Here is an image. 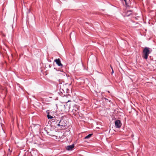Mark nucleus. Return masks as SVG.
<instances>
[{
  "instance_id": "nucleus-11",
  "label": "nucleus",
  "mask_w": 156,
  "mask_h": 156,
  "mask_svg": "<svg viewBox=\"0 0 156 156\" xmlns=\"http://www.w3.org/2000/svg\"><path fill=\"white\" fill-rule=\"evenodd\" d=\"M93 134H88V135L87 136L84 138L85 139H89L90 138L91 136Z\"/></svg>"
},
{
  "instance_id": "nucleus-2",
  "label": "nucleus",
  "mask_w": 156,
  "mask_h": 156,
  "mask_svg": "<svg viewBox=\"0 0 156 156\" xmlns=\"http://www.w3.org/2000/svg\"><path fill=\"white\" fill-rule=\"evenodd\" d=\"M149 49L148 48L146 47L144 48L143 51L142 57L146 60L147 59L149 54L151 52Z\"/></svg>"
},
{
  "instance_id": "nucleus-10",
  "label": "nucleus",
  "mask_w": 156,
  "mask_h": 156,
  "mask_svg": "<svg viewBox=\"0 0 156 156\" xmlns=\"http://www.w3.org/2000/svg\"><path fill=\"white\" fill-rule=\"evenodd\" d=\"M47 117L48 119H53V118H54V117L50 115L48 113V114L47 115Z\"/></svg>"
},
{
  "instance_id": "nucleus-8",
  "label": "nucleus",
  "mask_w": 156,
  "mask_h": 156,
  "mask_svg": "<svg viewBox=\"0 0 156 156\" xmlns=\"http://www.w3.org/2000/svg\"><path fill=\"white\" fill-rule=\"evenodd\" d=\"M74 147V145L73 144L72 145L67 146L66 147V149L68 151H72L73 150Z\"/></svg>"
},
{
  "instance_id": "nucleus-15",
  "label": "nucleus",
  "mask_w": 156,
  "mask_h": 156,
  "mask_svg": "<svg viewBox=\"0 0 156 156\" xmlns=\"http://www.w3.org/2000/svg\"><path fill=\"white\" fill-rule=\"evenodd\" d=\"M129 12V13L130 12V13H129L128 15H127V16H129V15L131 14V12L130 11L128 12V13Z\"/></svg>"
},
{
  "instance_id": "nucleus-14",
  "label": "nucleus",
  "mask_w": 156,
  "mask_h": 156,
  "mask_svg": "<svg viewBox=\"0 0 156 156\" xmlns=\"http://www.w3.org/2000/svg\"><path fill=\"white\" fill-rule=\"evenodd\" d=\"M111 69H112V74L114 73V71L113 69L112 68V67L111 66Z\"/></svg>"
},
{
  "instance_id": "nucleus-12",
  "label": "nucleus",
  "mask_w": 156,
  "mask_h": 156,
  "mask_svg": "<svg viewBox=\"0 0 156 156\" xmlns=\"http://www.w3.org/2000/svg\"><path fill=\"white\" fill-rule=\"evenodd\" d=\"M125 2L126 6H129L130 3V2L129 0L128 2H127L126 0V2Z\"/></svg>"
},
{
  "instance_id": "nucleus-5",
  "label": "nucleus",
  "mask_w": 156,
  "mask_h": 156,
  "mask_svg": "<svg viewBox=\"0 0 156 156\" xmlns=\"http://www.w3.org/2000/svg\"><path fill=\"white\" fill-rule=\"evenodd\" d=\"M115 126L116 128H120L122 126L121 121L119 120H117L115 122Z\"/></svg>"
},
{
  "instance_id": "nucleus-7",
  "label": "nucleus",
  "mask_w": 156,
  "mask_h": 156,
  "mask_svg": "<svg viewBox=\"0 0 156 156\" xmlns=\"http://www.w3.org/2000/svg\"><path fill=\"white\" fill-rule=\"evenodd\" d=\"M56 64L58 66L62 67L63 66V65L61 63L60 60L59 58L56 59L55 60Z\"/></svg>"
},
{
  "instance_id": "nucleus-3",
  "label": "nucleus",
  "mask_w": 156,
  "mask_h": 156,
  "mask_svg": "<svg viewBox=\"0 0 156 156\" xmlns=\"http://www.w3.org/2000/svg\"><path fill=\"white\" fill-rule=\"evenodd\" d=\"M67 122L63 119H60L57 127L64 128L66 126Z\"/></svg>"
},
{
  "instance_id": "nucleus-13",
  "label": "nucleus",
  "mask_w": 156,
  "mask_h": 156,
  "mask_svg": "<svg viewBox=\"0 0 156 156\" xmlns=\"http://www.w3.org/2000/svg\"><path fill=\"white\" fill-rule=\"evenodd\" d=\"M66 90L65 92H66L67 93H69V90L68 88H66Z\"/></svg>"
},
{
  "instance_id": "nucleus-17",
  "label": "nucleus",
  "mask_w": 156,
  "mask_h": 156,
  "mask_svg": "<svg viewBox=\"0 0 156 156\" xmlns=\"http://www.w3.org/2000/svg\"><path fill=\"white\" fill-rule=\"evenodd\" d=\"M124 0L125 1V2H126V0Z\"/></svg>"
},
{
  "instance_id": "nucleus-4",
  "label": "nucleus",
  "mask_w": 156,
  "mask_h": 156,
  "mask_svg": "<svg viewBox=\"0 0 156 156\" xmlns=\"http://www.w3.org/2000/svg\"><path fill=\"white\" fill-rule=\"evenodd\" d=\"M60 119V118L54 117L53 119H52L51 120V124H54V126L57 127Z\"/></svg>"
},
{
  "instance_id": "nucleus-6",
  "label": "nucleus",
  "mask_w": 156,
  "mask_h": 156,
  "mask_svg": "<svg viewBox=\"0 0 156 156\" xmlns=\"http://www.w3.org/2000/svg\"><path fill=\"white\" fill-rule=\"evenodd\" d=\"M67 84H65V85L63 86H60V91L62 93H63V92L64 93H65L66 90V86L67 85Z\"/></svg>"
},
{
  "instance_id": "nucleus-1",
  "label": "nucleus",
  "mask_w": 156,
  "mask_h": 156,
  "mask_svg": "<svg viewBox=\"0 0 156 156\" xmlns=\"http://www.w3.org/2000/svg\"><path fill=\"white\" fill-rule=\"evenodd\" d=\"M70 101H68L67 102V104L66 105H65V107H66V108H67L66 110V111L69 112L70 110V109H71L72 110V112H73V114L76 115L79 112V107L77 105H72V106L71 107L70 106V105H69L68 104V102H69Z\"/></svg>"
},
{
  "instance_id": "nucleus-16",
  "label": "nucleus",
  "mask_w": 156,
  "mask_h": 156,
  "mask_svg": "<svg viewBox=\"0 0 156 156\" xmlns=\"http://www.w3.org/2000/svg\"><path fill=\"white\" fill-rule=\"evenodd\" d=\"M105 99H106V100H108H108L106 99V98H105Z\"/></svg>"
},
{
  "instance_id": "nucleus-9",
  "label": "nucleus",
  "mask_w": 156,
  "mask_h": 156,
  "mask_svg": "<svg viewBox=\"0 0 156 156\" xmlns=\"http://www.w3.org/2000/svg\"><path fill=\"white\" fill-rule=\"evenodd\" d=\"M23 156H32V155L30 152L27 151L25 152Z\"/></svg>"
}]
</instances>
